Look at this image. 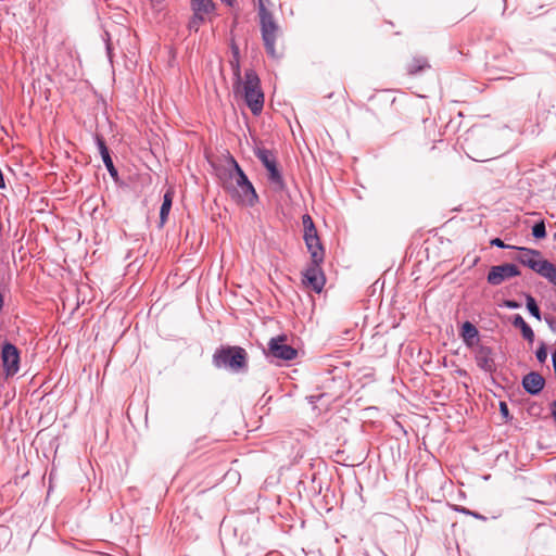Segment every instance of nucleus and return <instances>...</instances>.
Instances as JSON below:
<instances>
[{
	"label": "nucleus",
	"mask_w": 556,
	"mask_h": 556,
	"mask_svg": "<svg viewBox=\"0 0 556 556\" xmlns=\"http://www.w3.org/2000/svg\"><path fill=\"white\" fill-rule=\"evenodd\" d=\"M261 34L266 53L273 59H280L285 52L283 41L280 39L281 31L275 20L260 23Z\"/></svg>",
	"instance_id": "nucleus-1"
},
{
	"label": "nucleus",
	"mask_w": 556,
	"mask_h": 556,
	"mask_svg": "<svg viewBox=\"0 0 556 556\" xmlns=\"http://www.w3.org/2000/svg\"><path fill=\"white\" fill-rule=\"evenodd\" d=\"M213 361L217 367L239 371L247 365V352L240 346L222 348L215 352Z\"/></svg>",
	"instance_id": "nucleus-2"
},
{
	"label": "nucleus",
	"mask_w": 556,
	"mask_h": 556,
	"mask_svg": "<svg viewBox=\"0 0 556 556\" xmlns=\"http://www.w3.org/2000/svg\"><path fill=\"white\" fill-rule=\"evenodd\" d=\"M302 223L304 227V241L311 254L312 263L321 264L324 262L325 252L314 222L308 214H305L302 217Z\"/></svg>",
	"instance_id": "nucleus-3"
},
{
	"label": "nucleus",
	"mask_w": 556,
	"mask_h": 556,
	"mask_svg": "<svg viewBox=\"0 0 556 556\" xmlns=\"http://www.w3.org/2000/svg\"><path fill=\"white\" fill-rule=\"evenodd\" d=\"M255 155L267 169V177L273 188L281 191L285 188V181L274 153L267 149H257Z\"/></svg>",
	"instance_id": "nucleus-4"
},
{
	"label": "nucleus",
	"mask_w": 556,
	"mask_h": 556,
	"mask_svg": "<svg viewBox=\"0 0 556 556\" xmlns=\"http://www.w3.org/2000/svg\"><path fill=\"white\" fill-rule=\"evenodd\" d=\"M235 190L231 192H237L242 199V202L249 205H254L257 202L258 197L253 185L239 165H235Z\"/></svg>",
	"instance_id": "nucleus-5"
},
{
	"label": "nucleus",
	"mask_w": 556,
	"mask_h": 556,
	"mask_svg": "<svg viewBox=\"0 0 556 556\" xmlns=\"http://www.w3.org/2000/svg\"><path fill=\"white\" fill-rule=\"evenodd\" d=\"M268 352L271 356L282 361H292L298 355V351L287 343V336L271 338L268 343Z\"/></svg>",
	"instance_id": "nucleus-6"
},
{
	"label": "nucleus",
	"mask_w": 556,
	"mask_h": 556,
	"mask_svg": "<svg viewBox=\"0 0 556 556\" xmlns=\"http://www.w3.org/2000/svg\"><path fill=\"white\" fill-rule=\"evenodd\" d=\"M520 275L518 267L515 264H503L491 267L488 274V282L493 286H498L506 279Z\"/></svg>",
	"instance_id": "nucleus-7"
},
{
	"label": "nucleus",
	"mask_w": 556,
	"mask_h": 556,
	"mask_svg": "<svg viewBox=\"0 0 556 556\" xmlns=\"http://www.w3.org/2000/svg\"><path fill=\"white\" fill-rule=\"evenodd\" d=\"M1 357L7 375H15L20 368V353L16 346L11 343H5L2 348Z\"/></svg>",
	"instance_id": "nucleus-8"
},
{
	"label": "nucleus",
	"mask_w": 556,
	"mask_h": 556,
	"mask_svg": "<svg viewBox=\"0 0 556 556\" xmlns=\"http://www.w3.org/2000/svg\"><path fill=\"white\" fill-rule=\"evenodd\" d=\"M303 283L316 292H320L325 285V277L320 269V264L312 265L303 274Z\"/></svg>",
	"instance_id": "nucleus-9"
},
{
	"label": "nucleus",
	"mask_w": 556,
	"mask_h": 556,
	"mask_svg": "<svg viewBox=\"0 0 556 556\" xmlns=\"http://www.w3.org/2000/svg\"><path fill=\"white\" fill-rule=\"evenodd\" d=\"M235 165H239L233 156L228 155L226 159V165L218 169V178L227 191L235 190Z\"/></svg>",
	"instance_id": "nucleus-10"
},
{
	"label": "nucleus",
	"mask_w": 556,
	"mask_h": 556,
	"mask_svg": "<svg viewBox=\"0 0 556 556\" xmlns=\"http://www.w3.org/2000/svg\"><path fill=\"white\" fill-rule=\"evenodd\" d=\"M475 358L477 365L484 371L492 372L495 369L493 352L484 345H477L475 349Z\"/></svg>",
	"instance_id": "nucleus-11"
},
{
	"label": "nucleus",
	"mask_w": 556,
	"mask_h": 556,
	"mask_svg": "<svg viewBox=\"0 0 556 556\" xmlns=\"http://www.w3.org/2000/svg\"><path fill=\"white\" fill-rule=\"evenodd\" d=\"M518 250L520 251L518 261L525 266L531 268L533 271L538 269L540 263L544 260L541 252L538 250L527 248H518Z\"/></svg>",
	"instance_id": "nucleus-12"
},
{
	"label": "nucleus",
	"mask_w": 556,
	"mask_h": 556,
	"mask_svg": "<svg viewBox=\"0 0 556 556\" xmlns=\"http://www.w3.org/2000/svg\"><path fill=\"white\" fill-rule=\"evenodd\" d=\"M242 97L254 115H258L262 112L264 105V93L262 89L247 92L242 94Z\"/></svg>",
	"instance_id": "nucleus-13"
},
{
	"label": "nucleus",
	"mask_w": 556,
	"mask_h": 556,
	"mask_svg": "<svg viewBox=\"0 0 556 556\" xmlns=\"http://www.w3.org/2000/svg\"><path fill=\"white\" fill-rule=\"evenodd\" d=\"M545 384L544 378L538 372H530L522 379L525 390L530 394H538Z\"/></svg>",
	"instance_id": "nucleus-14"
},
{
	"label": "nucleus",
	"mask_w": 556,
	"mask_h": 556,
	"mask_svg": "<svg viewBox=\"0 0 556 556\" xmlns=\"http://www.w3.org/2000/svg\"><path fill=\"white\" fill-rule=\"evenodd\" d=\"M191 10L199 17L203 16L206 20H211L215 12V3L213 0H191Z\"/></svg>",
	"instance_id": "nucleus-15"
},
{
	"label": "nucleus",
	"mask_w": 556,
	"mask_h": 556,
	"mask_svg": "<svg viewBox=\"0 0 556 556\" xmlns=\"http://www.w3.org/2000/svg\"><path fill=\"white\" fill-rule=\"evenodd\" d=\"M257 89H261V81L257 74L253 70H247L243 80L241 79V90L235 92L242 96Z\"/></svg>",
	"instance_id": "nucleus-16"
},
{
	"label": "nucleus",
	"mask_w": 556,
	"mask_h": 556,
	"mask_svg": "<svg viewBox=\"0 0 556 556\" xmlns=\"http://www.w3.org/2000/svg\"><path fill=\"white\" fill-rule=\"evenodd\" d=\"M97 144H98L99 152L101 154V157L103 160V163H104L105 167L108 168L109 173L113 177H115L117 175V170L114 167L112 157H111L109 149H108V147H106V144L104 142V139L102 137H100V136H97Z\"/></svg>",
	"instance_id": "nucleus-17"
},
{
	"label": "nucleus",
	"mask_w": 556,
	"mask_h": 556,
	"mask_svg": "<svg viewBox=\"0 0 556 556\" xmlns=\"http://www.w3.org/2000/svg\"><path fill=\"white\" fill-rule=\"evenodd\" d=\"M535 273L556 287V266L553 263L547 260H542Z\"/></svg>",
	"instance_id": "nucleus-18"
},
{
	"label": "nucleus",
	"mask_w": 556,
	"mask_h": 556,
	"mask_svg": "<svg viewBox=\"0 0 556 556\" xmlns=\"http://www.w3.org/2000/svg\"><path fill=\"white\" fill-rule=\"evenodd\" d=\"M232 59L230 60V67L233 73L235 83H233V91L241 90V71H240V60H239V50L237 47L232 50Z\"/></svg>",
	"instance_id": "nucleus-19"
},
{
	"label": "nucleus",
	"mask_w": 556,
	"mask_h": 556,
	"mask_svg": "<svg viewBox=\"0 0 556 556\" xmlns=\"http://www.w3.org/2000/svg\"><path fill=\"white\" fill-rule=\"evenodd\" d=\"M462 337L468 346H473L478 341V329L469 321L463 324Z\"/></svg>",
	"instance_id": "nucleus-20"
},
{
	"label": "nucleus",
	"mask_w": 556,
	"mask_h": 556,
	"mask_svg": "<svg viewBox=\"0 0 556 556\" xmlns=\"http://www.w3.org/2000/svg\"><path fill=\"white\" fill-rule=\"evenodd\" d=\"M513 325L521 330L522 337L532 343L534 341V332L531 327L525 321L521 315H516Z\"/></svg>",
	"instance_id": "nucleus-21"
},
{
	"label": "nucleus",
	"mask_w": 556,
	"mask_h": 556,
	"mask_svg": "<svg viewBox=\"0 0 556 556\" xmlns=\"http://www.w3.org/2000/svg\"><path fill=\"white\" fill-rule=\"evenodd\" d=\"M173 195L174 193L170 190L166 191V193L164 194L163 203L160 211V220L162 225L165 224L170 212L173 204Z\"/></svg>",
	"instance_id": "nucleus-22"
},
{
	"label": "nucleus",
	"mask_w": 556,
	"mask_h": 556,
	"mask_svg": "<svg viewBox=\"0 0 556 556\" xmlns=\"http://www.w3.org/2000/svg\"><path fill=\"white\" fill-rule=\"evenodd\" d=\"M258 2V16L260 23H264L265 21L274 20L271 12L269 11V7L271 5L269 0H257Z\"/></svg>",
	"instance_id": "nucleus-23"
},
{
	"label": "nucleus",
	"mask_w": 556,
	"mask_h": 556,
	"mask_svg": "<svg viewBox=\"0 0 556 556\" xmlns=\"http://www.w3.org/2000/svg\"><path fill=\"white\" fill-rule=\"evenodd\" d=\"M527 300V308L530 312V314L535 317L538 320H541V312L540 308L534 300V298L530 294L526 296Z\"/></svg>",
	"instance_id": "nucleus-24"
},
{
	"label": "nucleus",
	"mask_w": 556,
	"mask_h": 556,
	"mask_svg": "<svg viewBox=\"0 0 556 556\" xmlns=\"http://www.w3.org/2000/svg\"><path fill=\"white\" fill-rule=\"evenodd\" d=\"M532 235L536 239H543L546 237V228L543 220L536 223L532 228Z\"/></svg>",
	"instance_id": "nucleus-25"
},
{
	"label": "nucleus",
	"mask_w": 556,
	"mask_h": 556,
	"mask_svg": "<svg viewBox=\"0 0 556 556\" xmlns=\"http://www.w3.org/2000/svg\"><path fill=\"white\" fill-rule=\"evenodd\" d=\"M428 64L425 60H417L410 65H408V73L409 74H416L418 71H421L422 68L427 67Z\"/></svg>",
	"instance_id": "nucleus-26"
},
{
	"label": "nucleus",
	"mask_w": 556,
	"mask_h": 556,
	"mask_svg": "<svg viewBox=\"0 0 556 556\" xmlns=\"http://www.w3.org/2000/svg\"><path fill=\"white\" fill-rule=\"evenodd\" d=\"M207 21L205 17L201 16L199 17L198 14H194L192 15V17L190 18V22H189V28L190 29H194L195 31L199 30V27L200 25Z\"/></svg>",
	"instance_id": "nucleus-27"
},
{
	"label": "nucleus",
	"mask_w": 556,
	"mask_h": 556,
	"mask_svg": "<svg viewBox=\"0 0 556 556\" xmlns=\"http://www.w3.org/2000/svg\"><path fill=\"white\" fill-rule=\"evenodd\" d=\"M536 358L540 363H544L547 358V351L544 343H541L540 348L536 350Z\"/></svg>",
	"instance_id": "nucleus-28"
},
{
	"label": "nucleus",
	"mask_w": 556,
	"mask_h": 556,
	"mask_svg": "<svg viewBox=\"0 0 556 556\" xmlns=\"http://www.w3.org/2000/svg\"><path fill=\"white\" fill-rule=\"evenodd\" d=\"M491 244L498 247V248H503V249L509 248V245H506L500 238H495V239L491 240Z\"/></svg>",
	"instance_id": "nucleus-29"
},
{
	"label": "nucleus",
	"mask_w": 556,
	"mask_h": 556,
	"mask_svg": "<svg viewBox=\"0 0 556 556\" xmlns=\"http://www.w3.org/2000/svg\"><path fill=\"white\" fill-rule=\"evenodd\" d=\"M504 305L507 307V308H518L519 307V304L515 301H511V300H506L504 302Z\"/></svg>",
	"instance_id": "nucleus-30"
},
{
	"label": "nucleus",
	"mask_w": 556,
	"mask_h": 556,
	"mask_svg": "<svg viewBox=\"0 0 556 556\" xmlns=\"http://www.w3.org/2000/svg\"><path fill=\"white\" fill-rule=\"evenodd\" d=\"M501 410L505 415L508 413L506 403H504V402L501 403Z\"/></svg>",
	"instance_id": "nucleus-31"
},
{
	"label": "nucleus",
	"mask_w": 556,
	"mask_h": 556,
	"mask_svg": "<svg viewBox=\"0 0 556 556\" xmlns=\"http://www.w3.org/2000/svg\"><path fill=\"white\" fill-rule=\"evenodd\" d=\"M552 415L556 420V401L552 404Z\"/></svg>",
	"instance_id": "nucleus-32"
},
{
	"label": "nucleus",
	"mask_w": 556,
	"mask_h": 556,
	"mask_svg": "<svg viewBox=\"0 0 556 556\" xmlns=\"http://www.w3.org/2000/svg\"><path fill=\"white\" fill-rule=\"evenodd\" d=\"M475 161H479V162H483V161H486L488 159H482V157H472Z\"/></svg>",
	"instance_id": "nucleus-33"
}]
</instances>
